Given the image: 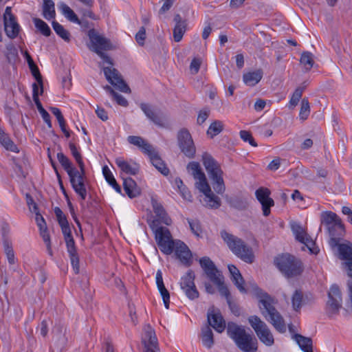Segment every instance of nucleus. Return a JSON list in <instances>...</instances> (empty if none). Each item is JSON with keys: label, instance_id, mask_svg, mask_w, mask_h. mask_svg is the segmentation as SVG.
Here are the masks:
<instances>
[{"label": "nucleus", "instance_id": "8fccbe9b", "mask_svg": "<svg viewBox=\"0 0 352 352\" xmlns=\"http://www.w3.org/2000/svg\"><path fill=\"white\" fill-rule=\"evenodd\" d=\"M229 203L232 207L241 210L246 209L248 206L246 199L240 197L232 198Z\"/></svg>", "mask_w": 352, "mask_h": 352}, {"label": "nucleus", "instance_id": "c9c22d12", "mask_svg": "<svg viewBox=\"0 0 352 352\" xmlns=\"http://www.w3.org/2000/svg\"><path fill=\"white\" fill-rule=\"evenodd\" d=\"M219 280L218 282L212 281L218 288V290L222 296H224L226 298V300L230 306H231L230 301V293L228 288L224 284V277L223 276H221L219 277Z\"/></svg>", "mask_w": 352, "mask_h": 352}, {"label": "nucleus", "instance_id": "ea45409f", "mask_svg": "<svg viewBox=\"0 0 352 352\" xmlns=\"http://www.w3.org/2000/svg\"><path fill=\"white\" fill-rule=\"evenodd\" d=\"M3 246L9 264L14 265L15 263V256L12 243L8 239H4Z\"/></svg>", "mask_w": 352, "mask_h": 352}, {"label": "nucleus", "instance_id": "58836bf2", "mask_svg": "<svg viewBox=\"0 0 352 352\" xmlns=\"http://www.w3.org/2000/svg\"><path fill=\"white\" fill-rule=\"evenodd\" d=\"M201 340L207 348L210 349L214 344L213 333L210 327H206L202 329Z\"/></svg>", "mask_w": 352, "mask_h": 352}, {"label": "nucleus", "instance_id": "2f4dec72", "mask_svg": "<svg viewBox=\"0 0 352 352\" xmlns=\"http://www.w3.org/2000/svg\"><path fill=\"white\" fill-rule=\"evenodd\" d=\"M340 220L341 219L336 213L331 211L323 212L320 215L321 223L324 224L327 227V229L329 227L332 228L334 223Z\"/></svg>", "mask_w": 352, "mask_h": 352}, {"label": "nucleus", "instance_id": "aec40b11", "mask_svg": "<svg viewBox=\"0 0 352 352\" xmlns=\"http://www.w3.org/2000/svg\"><path fill=\"white\" fill-rule=\"evenodd\" d=\"M208 321L217 332L222 333L226 328V322L219 311L211 308L208 312Z\"/></svg>", "mask_w": 352, "mask_h": 352}, {"label": "nucleus", "instance_id": "09e8293b", "mask_svg": "<svg viewBox=\"0 0 352 352\" xmlns=\"http://www.w3.org/2000/svg\"><path fill=\"white\" fill-rule=\"evenodd\" d=\"M148 119L160 127H166L165 116L160 111H155Z\"/></svg>", "mask_w": 352, "mask_h": 352}, {"label": "nucleus", "instance_id": "4468645a", "mask_svg": "<svg viewBox=\"0 0 352 352\" xmlns=\"http://www.w3.org/2000/svg\"><path fill=\"white\" fill-rule=\"evenodd\" d=\"M271 191L265 187H260L255 191V196L261 204L263 214L268 217L271 213V208L274 206V201L270 197Z\"/></svg>", "mask_w": 352, "mask_h": 352}, {"label": "nucleus", "instance_id": "f257e3e1", "mask_svg": "<svg viewBox=\"0 0 352 352\" xmlns=\"http://www.w3.org/2000/svg\"><path fill=\"white\" fill-rule=\"evenodd\" d=\"M256 295L262 315L278 331L285 332L286 326L283 317L274 307L276 302L274 298L261 289L256 292Z\"/></svg>", "mask_w": 352, "mask_h": 352}, {"label": "nucleus", "instance_id": "ddd939ff", "mask_svg": "<svg viewBox=\"0 0 352 352\" xmlns=\"http://www.w3.org/2000/svg\"><path fill=\"white\" fill-rule=\"evenodd\" d=\"M4 30L10 38H15L18 36L20 26L16 21L15 16L12 13L11 7L8 6L3 14Z\"/></svg>", "mask_w": 352, "mask_h": 352}, {"label": "nucleus", "instance_id": "6e6552de", "mask_svg": "<svg viewBox=\"0 0 352 352\" xmlns=\"http://www.w3.org/2000/svg\"><path fill=\"white\" fill-rule=\"evenodd\" d=\"M177 144L181 152L188 158L195 156L196 147L189 131L186 129H181L177 133Z\"/></svg>", "mask_w": 352, "mask_h": 352}, {"label": "nucleus", "instance_id": "423d86ee", "mask_svg": "<svg viewBox=\"0 0 352 352\" xmlns=\"http://www.w3.org/2000/svg\"><path fill=\"white\" fill-rule=\"evenodd\" d=\"M197 188L204 194L203 204L210 208H218L221 206L220 199L212 192L206 177H196Z\"/></svg>", "mask_w": 352, "mask_h": 352}, {"label": "nucleus", "instance_id": "f3484780", "mask_svg": "<svg viewBox=\"0 0 352 352\" xmlns=\"http://www.w3.org/2000/svg\"><path fill=\"white\" fill-rule=\"evenodd\" d=\"M199 264L208 279L212 282H218L221 272L217 268L214 262L208 256H204L199 261Z\"/></svg>", "mask_w": 352, "mask_h": 352}, {"label": "nucleus", "instance_id": "b1692460", "mask_svg": "<svg viewBox=\"0 0 352 352\" xmlns=\"http://www.w3.org/2000/svg\"><path fill=\"white\" fill-rule=\"evenodd\" d=\"M147 155L149 157L152 164L161 174L164 176H167L168 175L169 169L166 167V164L160 158L157 151L155 148Z\"/></svg>", "mask_w": 352, "mask_h": 352}, {"label": "nucleus", "instance_id": "0e129e2a", "mask_svg": "<svg viewBox=\"0 0 352 352\" xmlns=\"http://www.w3.org/2000/svg\"><path fill=\"white\" fill-rule=\"evenodd\" d=\"M146 38V30L144 27H141L139 31L135 34V40L137 43L142 46L144 44V41Z\"/></svg>", "mask_w": 352, "mask_h": 352}, {"label": "nucleus", "instance_id": "49530a36", "mask_svg": "<svg viewBox=\"0 0 352 352\" xmlns=\"http://www.w3.org/2000/svg\"><path fill=\"white\" fill-rule=\"evenodd\" d=\"M300 61V63L304 66L306 71L310 70L314 63L313 54L309 52H303L301 55Z\"/></svg>", "mask_w": 352, "mask_h": 352}, {"label": "nucleus", "instance_id": "bb28decb", "mask_svg": "<svg viewBox=\"0 0 352 352\" xmlns=\"http://www.w3.org/2000/svg\"><path fill=\"white\" fill-rule=\"evenodd\" d=\"M128 142L139 147L144 154H149L153 149V146L148 143L140 136L130 135L128 137Z\"/></svg>", "mask_w": 352, "mask_h": 352}, {"label": "nucleus", "instance_id": "cd10ccee", "mask_svg": "<svg viewBox=\"0 0 352 352\" xmlns=\"http://www.w3.org/2000/svg\"><path fill=\"white\" fill-rule=\"evenodd\" d=\"M58 8L61 14L70 22L76 23L78 25L82 24V21L80 20L74 10L65 3L60 2L58 4Z\"/></svg>", "mask_w": 352, "mask_h": 352}, {"label": "nucleus", "instance_id": "393cba45", "mask_svg": "<svg viewBox=\"0 0 352 352\" xmlns=\"http://www.w3.org/2000/svg\"><path fill=\"white\" fill-rule=\"evenodd\" d=\"M338 247L339 258L344 262L352 261V243L349 241H344L343 243H338Z\"/></svg>", "mask_w": 352, "mask_h": 352}, {"label": "nucleus", "instance_id": "864d4df0", "mask_svg": "<svg viewBox=\"0 0 352 352\" xmlns=\"http://www.w3.org/2000/svg\"><path fill=\"white\" fill-rule=\"evenodd\" d=\"M186 24L175 25L173 30V38L175 42H179L186 32Z\"/></svg>", "mask_w": 352, "mask_h": 352}, {"label": "nucleus", "instance_id": "338daca9", "mask_svg": "<svg viewBox=\"0 0 352 352\" xmlns=\"http://www.w3.org/2000/svg\"><path fill=\"white\" fill-rule=\"evenodd\" d=\"M34 213L36 214L35 220L38 227L39 228V230L47 229V228L46 226L45 221L43 216L39 213V211H37V212Z\"/></svg>", "mask_w": 352, "mask_h": 352}, {"label": "nucleus", "instance_id": "a18cd8bd", "mask_svg": "<svg viewBox=\"0 0 352 352\" xmlns=\"http://www.w3.org/2000/svg\"><path fill=\"white\" fill-rule=\"evenodd\" d=\"M69 149L72 152V154L73 155L74 157L75 158V160L80 169L81 175H80L79 176L85 175V170H84V164H83V162L82 160V157H81L80 153L78 151L77 148L76 147L75 144L73 143H69Z\"/></svg>", "mask_w": 352, "mask_h": 352}, {"label": "nucleus", "instance_id": "4d7b16f0", "mask_svg": "<svg viewBox=\"0 0 352 352\" xmlns=\"http://www.w3.org/2000/svg\"><path fill=\"white\" fill-rule=\"evenodd\" d=\"M30 69L31 70V72L33 75V76L35 78L37 82L39 84L41 87V94H43V83L42 80L41 74L39 72V69L36 65L35 64L33 67H30Z\"/></svg>", "mask_w": 352, "mask_h": 352}, {"label": "nucleus", "instance_id": "39448f33", "mask_svg": "<svg viewBox=\"0 0 352 352\" xmlns=\"http://www.w3.org/2000/svg\"><path fill=\"white\" fill-rule=\"evenodd\" d=\"M248 322L254 330L259 340L267 346H272L274 342V337L267 325L257 316H252L248 318Z\"/></svg>", "mask_w": 352, "mask_h": 352}, {"label": "nucleus", "instance_id": "f03ea898", "mask_svg": "<svg viewBox=\"0 0 352 352\" xmlns=\"http://www.w3.org/2000/svg\"><path fill=\"white\" fill-rule=\"evenodd\" d=\"M227 333L236 346L244 352H256L258 342L253 335L247 333L245 328L233 322L228 324Z\"/></svg>", "mask_w": 352, "mask_h": 352}, {"label": "nucleus", "instance_id": "dca6fc26", "mask_svg": "<svg viewBox=\"0 0 352 352\" xmlns=\"http://www.w3.org/2000/svg\"><path fill=\"white\" fill-rule=\"evenodd\" d=\"M142 342L144 346V352H157V351H159L155 332L150 325L144 327Z\"/></svg>", "mask_w": 352, "mask_h": 352}, {"label": "nucleus", "instance_id": "e433bc0d", "mask_svg": "<svg viewBox=\"0 0 352 352\" xmlns=\"http://www.w3.org/2000/svg\"><path fill=\"white\" fill-rule=\"evenodd\" d=\"M52 28L56 34L66 42L70 41V33L68 30L56 21L52 23Z\"/></svg>", "mask_w": 352, "mask_h": 352}, {"label": "nucleus", "instance_id": "79ce46f5", "mask_svg": "<svg viewBox=\"0 0 352 352\" xmlns=\"http://www.w3.org/2000/svg\"><path fill=\"white\" fill-rule=\"evenodd\" d=\"M174 183L182 197L184 199L190 201L192 200V195L180 178H176Z\"/></svg>", "mask_w": 352, "mask_h": 352}, {"label": "nucleus", "instance_id": "774afa93", "mask_svg": "<svg viewBox=\"0 0 352 352\" xmlns=\"http://www.w3.org/2000/svg\"><path fill=\"white\" fill-rule=\"evenodd\" d=\"M232 281L233 282L234 285L238 288L240 292L243 294L247 292V290L244 287L245 281L242 276H241L240 278H237L236 279H234Z\"/></svg>", "mask_w": 352, "mask_h": 352}, {"label": "nucleus", "instance_id": "c03bdc74", "mask_svg": "<svg viewBox=\"0 0 352 352\" xmlns=\"http://www.w3.org/2000/svg\"><path fill=\"white\" fill-rule=\"evenodd\" d=\"M188 173L192 176H206L202 171L201 166L197 162H190L186 166Z\"/></svg>", "mask_w": 352, "mask_h": 352}, {"label": "nucleus", "instance_id": "f704fd0d", "mask_svg": "<svg viewBox=\"0 0 352 352\" xmlns=\"http://www.w3.org/2000/svg\"><path fill=\"white\" fill-rule=\"evenodd\" d=\"M294 339L304 352H313L312 340L309 338L304 337L300 334H296Z\"/></svg>", "mask_w": 352, "mask_h": 352}, {"label": "nucleus", "instance_id": "4be33fe9", "mask_svg": "<svg viewBox=\"0 0 352 352\" xmlns=\"http://www.w3.org/2000/svg\"><path fill=\"white\" fill-rule=\"evenodd\" d=\"M327 230L331 236L329 240V245L332 248H334L338 243H340V239L344 234V225L342 223V221L340 220L339 221H337V223H334L332 226V228L329 227V228H327Z\"/></svg>", "mask_w": 352, "mask_h": 352}, {"label": "nucleus", "instance_id": "9d476101", "mask_svg": "<svg viewBox=\"0 0 352 352\" xmlns=\"http://www.w3.org/2000/svg\"><path fill=\"white\" fill-rule=\"evenodd\" d=\"M87 35L91 43L90 50L96 54L113 49L110 40L100 34L95 29L89 30Z\"/></svg>", "mask_w": 352, "mask_h": 352}, {"label": "nucleus", "instance_id": "7c9ffc66", "mask_svg": "<svg viewBox=\"0 0 352 352\" xmlns=\"http://www.w3.org/2000/svg\"><path fill=\"white\" fill-rule=\"evenodd\" d=\"M291 300L292 308L296 312H299L302 306L305 304L303 292L300 289H296L294 291Z\"/></svg>", "mask_w": 352, "mask_h": 352}, {"label": "nucleus", "instance_id": "e2e57ef3", "mask_svg": "<svg viewBox=\"0 0 352 352\" xmlns=\"http://www.w3.org/2000/svg\"><path fill=\"white\" fill-rule=\"evenodd\" d=\"M140 107L148 118H149L156 111L151 105L146 103H141Z\"/></svg>", "mask_w": 352, "mask_h": 352}, {"label": "nucleus", "instance_id": "9b49d317", "mask_svg": "<svg viewBox=\"0 0 352 352\" xmlns=\"http://www.w3.org/2000/svg\"><path fill=\"white\" fill-rule=\"evenodd\" d=\"M195 275L192 270H188L180 281V287L190 300L199 298V293L195 284Z\"/></svg>", "mask_w": 352, "mask_h": 352}, {"label": "nucleus", "instance_id": "0eeeda50", "mask_svg": "<svg viewBox=\"0 0 352 352\" xmlns=\"http://www.w3.org/2000/svg\"><path fill=\"white\" fill-rule=\"evenodd\" d=\"M155 240L160 250L165 254L169 255L175 247L177 241L172 239L170 231L164 227H159L155 230Z\"/></svg>", "mask_w": 352, "mask_h": 352}, {"label": "nucleus", "instance_id": "13d9d810", "mask_svg": "<svg viewBox=\"0 0 352 352\" xmlns=\"http://www.w3.org/2000/svg\"><path fill=\"white\" fill-rule=\"evenodd\" d=\"M212 179L214 182L213 186L214 190L219 194L223 193L225 190L223 177H212Z\"/></svg>", "mask_w": 352, "mask_h": 352}, {"label": "nucleus", "instance_id": "c85d7f7f", "mask_svg": "<svg viewBox=\"0 0 352 352\" xmlns=\"http://www.w3.org/2000/svg\"><path fill=\"white\" fill-rule=\"evenodd\" d=\"M263 72L261 69L245 73L243 76L244 83L250 87L256 85L263 78Z\"/></svg>", "mask_w": 352, "mask_h": 352}, {"label": "nucleus", "instance_id": "a878e982", "mask_svg": "<svg viewBox=\"0 0 352 352\" xmlns=\"http://www.w3.org/2000/svg\"><path fill=\"white\" fill-rule=\"evenodd\" d=\"M123 186L126 194L130 197L133 198L138 196L141 192L140 188L132 177H122Z\"/></svg>", "mask_w": 352, "mask_h": 352}, {"label": "nucleus", "instance_id": "6e6d98bb", "mask_svg": "<svg viewBox=\"0 0 352 352\" xmlns=\"http://www.w3.org/2000/svg\"><path fill=\"white\" fill-rule=\"evenodd\" d=\"M40 234L46 245L47 252L50 256H52L53 252L51 245L50 236L47 229L40 230Z\"/></svg>", "mask_w": 352, "mask_h": 352}, {"label": "nucleus", "instance_id": "680f3d73", "mask_svg": "<svg viewBox=\"0 0 352 352\" xmlns=\"http://www.w3.org/2000/svg\"><path fill=\"white\" fill-rule=\"evenodd\" d=\"M69 256L72 265V267H73V270H74L75 274H78L79 271H80V265H79V257H78V253L76 252V253L70 254H69Z\"/></svg>", "mask_w": 352, "mask_h": 352}, {"label": "nucleus", "instance_id": "5fc2aeb1", "mask_svg": "<svg viewBox=\"0 0 352 352\" xmlns=\"http://www.w3.org/2000/svg\"><path fill=\"white\" fill-rule=\"evenodd\" d=\"M192 232L197 236H200L202 233V229L200 222L197 219H187Z\"/></svg>", "mask_w": 352, "mask_h": 352}, {"label": "nucleus", "instance_id": "20e7f679", "mask_svg": "<svg viewBox=\"0 0 352 352\" xmlns=\"http://www.w3.org/2000/svg\"><path fill=\"white\" fill-rule=\"evenodd\" d=\"M274 263L280 272L288 278L300 276L303 271L302 262L289 254L278 256Z\"/></svg>", "mask_w": 352, "mask_h": 352}, {"label": "nucleus", "instance_id": "603ef678", "mask_svg": "<svg viewBox=\"0 0 352 352\" xmlns=\"http://www.w3.org/2000/svg\"><path fill=\"white\" fill-rule=\"evenodd\" d=\"M305 88L306 85H305L303 87H298L295 89L289 100V104L292 107H296L298 104Z\"/></svg>", "mask_w": 352, "mask_h": 352}, {"label": "nucleus", "instance_id": "3c124183", "mask_svg": "<svg viewBox=\"0 0 352 352\" xmlns=\"http://www.w3.org/2000/svg\"><path fill=\"white\" fill-rule=\"evenodd\" d=\"M310 113V107L308 99L304 98L301 101V107L299 113L300 118L302 120L307 119Z\"/></svg>", "mask_w": 352, "mask_h": 352}, {"label": "nucleus", "instance_id": "f8f14e48", "mask_svg": "<svg viewBox=\"0 0 352 352\" xmlns=\"http://www.w3.org/2000/svg\"><path fill=\"white\" fill-rule=\"evenodd\" d=\"M103 72L107 80L116 89L124 93H131V89L124 82L119 72L111 67H104Z\"/></svg>", "mask_w": 352, "mask_h": 352}, {"label": "nucleus", "instance_id": "2eb2a0df", "mask_svg": "<svg viewBox=\"0 0 352 352\" xmlns=\"http://www.w3.org/2000/svg\"><path fill=\"white\" fill-rule=\"evenodd\" d=\"M327 311L331 314L338 312L342 307L341 292L338 285H333L331 287L328 294Z\"/></svg>", "mask_w": 352, "mask_h": 352}, {"label": "nucleus", "instance_id": "72a5a7b5", "mask_svg": "<svg viewBox=\"0 0 352 352\" xmlns=\"http://www.w3.org/2000/svg\"><path fill=\"white\" fill-rule=\"evenodd\" d=\"M0 144L8 151L18 152V148L8 135L0 127Z\"/></svg>", "mask_w": 352, "mask_h": 352}, {"label": "nucleus", "instance_id": "5701e85b", "mask_svg": "<svg viewBox=\"0 0 352 352\" xmlns=\"http://www.w3.org/2000/svg\"><path fill=\"white\" fill-rule=\"evenodd\" d=\"M116 163L118 168L124 173L135 175L139 173L140 166L133 161H126L124 159H116Z\"/></svg>", "mask_w": 352, "mask_h": 352}, {"label": "nucleus", "instance_id": "bf43d9fd", "mask_svg": "<svg viewBox=\"0 0 352 352\" xmlns=\"http://www.w3.org/2000/svg\"><path fill=\"white\" fill-rule=\"evenodd\" d=\"M25 200L30 212H37V211H38V208L36 203L29 193L25 194Z\"/></svg>", "mask_w": 352, "mask_h": 352}, {"label": "nucleus", "instance_id": "69168bd1", "mask_svg": "<svg viewBox=\"0 0 352 352\" xmlns=\"http://www.w3.org/2000/svg\"><path fill=\"white\" fill-rule=\"evenodd\" d=\"M67 250L68 252V254H73L77 252L76 245H75V241L73 237L66 239H65Z\"/></svg>", "mask_w": 352, "mask_h": 352}, {"label": "nucleus", "instance_id": "7ed1b4c3", "mask_svg": "<svg viewBox=\"0 0 352 352\" xmlns=\"http://www.w3.org/2000/svg\"><path fill=\"white\" fill-rule=\"evenodd\" d=\"M220 234L223 241L234 254L245 263L254 262V254L252 248L244 241L226 230L221 231Z\"/></svg>", "mask_w": 352, "mask_h": 352}, {"label": "nucleus", "instance_id": "052dcab7", "mask_svg": "<svg viewBox=\"0 0 352 352\" xmlns=\"http://www.w3.org/2000/svg\"><path fill=\"white\" fill-rule=\"evenodd\" d=\"M240 137L244 142H248L250 145H252L253 146H257V144L254 141L250 132H249L248 131H240Z\"/></svg>", "mask_w": 352, "mask_h": 352}, {"label": "nucleus", "instance_id": "1a4fd4ad", "mask_svg": "<svg viewBox=\"0 0 352 352\" xmlns=\"http://www.w3.org/2000/svg\"><path fill=\"white\" fill-rule=\"evenodd\" d=\"M290 225L296 239L303 243L311 254H317L319 252V249L318 247H316L315 242L307 234L305 228H302L299 223L294 221L292 222Z\"/></svg>", "mask_w": 352, "mask_h": 352}, {"label": "nucleus", "instance_id": "a19ab883", "mask_svg": "<svg viewBox=\"0 0 352 352\" xmlns=\"http://www.w3.org/2000/svg\"><path fill=\"white\" fill-rule=\"evenodd\" d=\"M223 129V124L220 120H214L212 122L207 130V135L213 138L219 134Z\"/></svg>", "mask_w": 352, "mask_h": 352}, {"label": "nucleus", "instance_id": "6ab92c4d", "mask_svg": "<svg viewBox=\"0 0 352 352\" xmlns=\"http://www.w3.org/2000/svg\"><path fill=\"white\" fill-rule=\"evenodd\" d=\"M203 164L209 176H221L223 171L219 164L208 153L202 155Z\"/></svg>", "mask_w": 352, "mask_h": 352}, {"label": "nucleus", "instance_id": "473e14b6", "mask_svg": "<svg viewBox=\"0 0 352 352\" xmlns=\"http://www.w3.org/2000/svg\"><path fill=\"white\" fill-rule=\"evenodd\" d=\"M54 6V3L52 0H43V16L45 19L50 21L55 18L56 12Z\"/></svg>", "mask_w": 352, "mask_h": 352}, {"label": "nucleus", "instance_id": "c756f323", "mask_svg": "<svg viewBox=\"0 0 352 352\" xmlns=\"http://www.w3.org/2000/svg\"><path fill=\"white\" fill-rule=\"evenodd\" d=\"M152 206L155 214L158 217L160 220L166 225H170L171 223V219L166 214L161 204L158 203L155 199H152Z\"/></svg>", "mask_w": 352, "mask_h": 352}, {"label": "nucleus", "instance_id": "412c9836", "mask_svg": "<svg viewBox=\"0 0 352 352\" xmlns=\"http://www.w3.org/2000/svg\"><path fill=\"white\" fill-rule=\"evenodd\" d=\"M69 179L74 191L80 197L82 200H85L87 197L89 187L87 177H69Z\"/></svg>", "mask_w": 352, "mask_h": 352}, {"label": "nucleus", "instance_id": "de8ad7c7", "mask_svg": "<svg viewBox=\"0 0 352 352\" xmlns=\"http://www.w3.org/2000/svg\"><path fill=\"white\" fill-rule=\"evenodd\" d=\"M6 50L4 54L8 62L14 60L18 57V50L12 43H9L6 45Z\"/></svg>", "mask_w": 352, "mask_h": 352}, {"label": "nucleus", "instance_id": "a211bd4d", "mask_svg": "<svg viewBox=\"0 0 352 352\" xmlns=\"http://www.w3.org/2000/svg\"><path fill=\"white\" fill-rule=\"evenodd\" d=\"M177 258L186 266H190L192 263V254L188 246L182 241L177 240L174 248Z\"/></svg>", "mask_w": 352, "mask_h": 352}, {"label": "nucleus", "instance_id": "4c0bfd02", "mask_svg": "<svg viewBox=\"0 0 352 352\" xmlns=\"http://www.w3.org/2000/svg\"><path fill=\"white\" fill-rule=\"evenodd\" d=\"M57 158L60 164L67 171L69 176H76L75 174H73L74 168L72 166V162L67 156L62 153H58L57 154Z\"/></svg>", "mask_w": 352, "mask_h": 352}, {"label": "nucleus", "instance_id": "37998d69", "mask_svg": "<svg viewBox=\"0 0 352 352\" xmlns=\"http://www.w3.org/2000/svg\"><path fill=\"white\" fill-rule=\"evenodd\" d=\"M35 27L40 31V32L45 36H49L52 34V31L49 25L43 20L38 18L33 19Z\"/></svg>", "mask_w": 352, "mask_h": 352}]
</instances>
